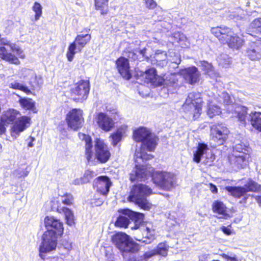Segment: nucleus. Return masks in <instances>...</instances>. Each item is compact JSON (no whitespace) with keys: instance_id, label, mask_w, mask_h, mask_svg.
I'll list each match as a JSON object with an SVG mask.
<instances>
[{"instance_id":"30","label":"nucleus","mask_w":261,"mask_h":261,"mask_svg":"<svg viewBox=\"0 0 261 261\" xmlns=\"http://www.w3.org/2000/svg\"><path fill=\"white\" fill-rule=\"evenodd\" d=\"M225 189L230 193V194L236 198L241 197H246L247 196L246 188L244 187H225ZM246 199L247 197H245Z\"/></svg>"},{"instance_id":"64","label":"nucleus","mask_w":261,"mask_h":261,"mask_svg":"<svg viewBox=\"0 0 261 261\" xmlns=\"http://www.w3.org/2000/svg\"><path fill=\"white\" fill-rule=\"evenodd\" d=\"M225 58H224V59H226V58H227V56H225Z\"/></svg>"},{"instance_id":"60","label":"nucleus","mask_w":261,"mask_h":261,"mask_svg":"<svg viewBox=\"0 0 261 261\" xmlns=\"http://www.w3.org/2000/svg\"><path fill=\"white\" fill-rule=\"evenodd\" d=\"M146 48H144L142 49H141L140 51V53L141 55H143L144 57H146V58H148L147 56L146 55Z\"/></svg>"},{"instance_id":"13","label":"nucleus","mask_w":261,"mask_h":261,"mask_svg":"<svg viewBox=\"0 0 261 261\" xmlns=\"http://www.w3.org/2000/svg\"><path fill=\"white\" fill-rule=\"evenodd\" d=\"M229 130L223 124H214L211 126V139L218 145L223 144L226 139Z\"/></svg>"},{"instance_id":"18","label":"nucleus","mask_w":261,"mask_h":261,"mask_svg":"<svg viewBox=\"0 0 261 261\" xmlns=\"http://www.w3.org/2000/svg\"><path fill=\"white\" fill-rule=\"evenodd\" d=\"M95 121L100 128L105 132L110 131L114 126V121L106 113H97Z\"/></svg>"},{"instance_id":"1","label":"nucleus","mask_w":261,"mask_h":261,"mask_svg":"<svg viewBox=\"0 0 261 261\" xmlns=\"http://www.w3.org/2000/svg\"><path fill=\"white\" fill-rule=\"evenodd\" d=\"M151 176L153 182L161 188L169 190L175 184V177L171 173L165 171H156L153 172V168L150 165H144L141 164H136L135 169L130 174V180L144 181L148 177Z\"/></svg>"},{"instance_id":"52","label":"nucleus","mask_w":261,"mask_h":261,"mask_svg":"<svg viewBox=\"0 0 261 261\" xmlns=\"http://www.w3.org/2000/svg\"><path fill=\"white\" fill-rule=\"evenodd\" d=\"M220 229L224 233L228 236L231 235L233 232L231 225H228L227 226H223Z\"/></svg>"},{"instance_id":"3","label":"nucleus","mask_w":261,"mask_h":261,"mask_svg":"<svg viewBox=\"0 0 261 261\" xmlns=\"http://www.w3.org/2000/svg\"><path fill=\"white\" fill-rule=\"evenodd\" d=\"M124 215L119 216L115 222V226L120 228H126L129 224V219L134 221V226H131L132 229H140L142 231L145 240L142 242L150 244L154 239V230L142 224L144 215L142 213H137L129 210H124Z\"/></svg>"},{"instance_id":"48","label":"nucleus","mask_w":261,"mask_h":261,"mask_svg":"<svg viewBox=\"0 0 261 261\" xmlns=\"http://www.w3.org/2000/svg\"><path fill=\"white\" fill-rule=\"evenodd\" d=\"M155 255H156L155 250L154 249H152L145 252L143 255L141 256V257L144 260L147 261Z\"/></svg>"},{"instance_id":"34","label":"nucleus","mask_w":261,"mask_h":261,"mask_svg":"<svg viewBox=\"0 0 261 261\" xmlns=\"http://www.w3.org/2000/svg\"><path fill=\"white\" fill-rule=\"evenodd\" d=\"M201 69L211 78H216L219 76V73L216 72L211 64L206 61H202L200 62Z\"/></svg>"},{"instance_id":"32","label":"nucleus","mask_w":261,"mask_h":261,"mask_svg":"<svg viewBox=\"0 0 261 261\" xmlns=\"http://www.w3.org/2000/svg\"><path fill=\"white\" fill-rule=\"evenodd\" d=\"M217 95L213 94L212 96L216 100V101H218L220 103H224L225 105H230L231 108V106L233 105V99L230 97L228 93L226 92H220Z\"/></svg>"},{"instance_id":"36","label":"nucleus","mask_w":261,"mask_h":261,"mask_svg":"<svg viewBox=\"0 0 261 261\" xmlns=\"http://www.w3.org/2000/svg\"><path fill=\"white\" fill-rule=\"evenodd\" d=\"M248 32L250 36H254V34L261 36V18L255 19L250 23Z\"/></svg>"},{"instance_id":"59","label":"nucleus","mask_w":261,"mask_h":261,"mask_svg":"<svg viewBox=\"0 0 261 261\" xmlns=\"http://www.w3.org/2000/svg\"><path fill=\"white\" fill-rule=\"evenodd\" d=\"M30 139L31 141L30 142H29L28 146L29 147H32L34 146V144H33V142L34 141L35 139L33 137H30Z\"/></svg>"},{"instance_id":"23","label":"nucleus","mask_w":261,"mask_h":261,"mask_svg":"<svg viewBox=\"0 0 261 261\" xmlns=\"http://www.w3.org/2000/svg\"><path fill=\"white\" fill-rule=\"evenodd\" d=\"M30 121V118L27 116H22L18 118L12 127V133L19 135L29 126Z\"/></svg>"},{"instance_id":"49","label":"nucleus","mask_w":261,"mask_h":261,"mask_svg":"<svg viewBox=\"0 0 261 261\" xmlns=\"http://www.w3.org/2000/svg\"><path fill=\"white\" fill-rule=\"evenodd\" d=\"M61 248L65 250L66 253L68 252L72 248V245L67 240H63L61 243Z\"/></svg>"},{"instance_id":"40","label":"nucleus","mask_w":261,"mask_h":261,"mask_svg":"<svg viewBox=\"0 0 261 261\" xmlns=\"http://www.w3.org/2000/svg\"><path fill=\"white\" fill-rule=\"evenodd\" d=\"M213 210L214 213H218L223 216H227L226 213V207L221 201H215L213 203Z\"/></svg>"},{"instance_id":"45","label":"nucleus","mask_w":261,"mask_h":261,"mask_svg":"<svg viewBox=\"0 0 261 261\" xmlns=\"http://www.w3.org/2000/svg\"><path fill=\"white\" fill-rule=\"evenodd\" d=\"M32 9L35 14V20L36 21H37L42 15V7L39 3L35 2V3L32 7Z\"/></svg>"},{"instance_id":"20","label":"nucleus","mask_w":261,"mask_h":261,"mask_svg":"<svg viewBox=\"0 0 261 261\" xmlns=\"http://www.w3.org/2000/svg\"><path fill=\"white\" fill-rule=\"evenodd\" d=\"M260 40L252 41L246 50L247 56L252 60H258L261 58V37L257 36Z\"/></svg>"},{"instance_id":"57","label":"nucleus","mask_w":261,"mask_h":261,"mask_svg":"<svg viewBox=\"0 0 261 261\" xmlns=\"http://www.w3.org/2000/svg\"><path fill=\"white\" fill-rule=\"evenodd\" d=\"M72 184L75 185H79L85 184V183L84 182L83 179L82 178V177H81L80 178H76V179H74L72 181Z\"/></svg>"},{"instance_id":"25","label":"nucleus","mask_w":261,"mask_h":261,"mask_svg":"<svg viewBox=\"0 0 261 261\" xmlns=\"http://www.w3.org/2000/svg\"><path fill=\"white\" fill-rule=\"evenodd\" d=\"M97 190L102 195H106L109 191L111 182L106 176L98 177L95 181Z\"/></svg>"},{"instance_id":"43","label":"nucleus","mask_w":261,"mask_h":261,"mask_svg":"<svg viewBox=\"0 0 261 261\" xmlns=\"http://www.w3.org/2000/svg\"><path fill=\"white\" fill-rule=\"evenodd\" d=\"M247 16L246 12L243 10L238 8L234 12H232L230 17L236 20H242L246 18Z\"/></svg>"},{"instance_id":"31","label":"nucleus","mask_w":261,"mask_h":261,"mask_svg":"<svg viewBox=\"0 0 261 261\" xmlns=\"http://www.w3.org/2000/svg\"><path fill=\"white\" fill-rule=\"evenodd\" d=\"M215 101H216V100L212 96V97L208 100L207 114L211 118H212L215 115H218L221 113V109L215 105L214 102Z\"/></svg>"},{"instance_id":"29","label":"nucleus","mask_w":261,"mask_h":261,"mask_svg":"<svg viewBox=\"0 0 261 261\" xmlns=\"http://www.w3.org/2000/svg\"><path fill=\"white\" fill-rule=\"evenodd\" d=\"M154 60L151 61L152 64H157L161 67H164L167 64V54L165 51L160 50H157L154 57Z\"/></svg>"},{"instance_id":"55","label":"nucleus","mask_w":261,"mask_h":261,"mask_svg":"<svg viewBox=\"0 0 261 261\" xmlns=\"http://www.w3.org/2000/svg\"><path fill=\"white\" fill-rule=\"evenodd\" d=\"M209 255L207 254H202L198 257L199 261H207Z\"/></svg>"},{"instance_id":"39","label":"nucleus","mask_w":261,"mask_h":261,"mask_svg":"<svg viewBox=\"0 0 261 261\" xmlns=\"http://www.w3.org/2000/svg\"><path fill=\"white\" fill-rule=\"evenodd\" d=\"M95 9L100 11L102 15L108 12V0H94Z\"/></svg>"},{"instance_id":"33","label":"nucleus","mask_w":261,"mask_h":261,"mask_svg":"<svg viewBox=\"0 0 261 261\" xmlns=\"http://www.w3.org/2000/svg\"><path fill=\"white\" fill-rule=\"evenodd\" d=\"M57 210L58 212L64 214L66 223L68 225L71 226L74 224V215L70 209L65 207L58 206Z\"/></svg>"},{"instance_id":"7","label":"nucleus","mask_w":261,"mask_h":261,"mask_svg":"<svg viewBox=\"0 0 261 261\" xmlns=\"http://www.w3.org/2000/svg\"><path fill=\"white\" fill-rule=\"evenodd\" d=\"M143 76L146 80L147 82L150 83L156 86H171L175 84L176 81L175 74H170L165 77L160 76L157 75L156 70L153 68L147 70Z\"/></svg>"},{"instance_id":"44","label":"nucleus","mask_w":261,"mask_h":261,"mask_svg":"<svg viewBox=\"0 0 261 261\" xmlns=\"http://www.w3.org/2000/svg\"><path fill=\"white\" fill-rule=\"evenodd\" d=\"M246 188V193L248 192H257L261 189V187L256 182L253 180L249 181L244 186Z\"/></svg>"},{"instance_id":"28","label":"nucleus","mask_w":261,"mask_h":261,"mask_svg":"<svg viewBox=\"0 0 261 261\" xmlns=\"http://www.w3.org/2000/svg\"><path fill=\"white\" fill-rule=\"evenodd\" d=\"M19 114V111L14 109H9L3 112L1 119L2 122L8 126L14 122Z\"/></svg>"},{"instance_id":"62","label":"nucleus","mask_w":261,"mask_h":261,"mask_svg":"<svg viewBox=\"0 0 261 261\" xmlns=\"http://www.w3.org/2000/svg\"><path fill=\"white\" fill-rule=\"evenodd\" d=\"M220 62V64H222V65H225L226 64H228V63H229V61H227V62H225V63H223L221 61H219Z\"/></svg>"},{"instance_id":"47","label":"nucleus","mask_w":261,"mask_h":261,"mask_svg":"<svg viewBox=\"0 0 261 261\" xmlns=\"http://www.w3.org/2000/svg\"><path fill=\"white\" fill-rule=\"evenodd\" d=\"M14 174L18 178L26 177L29 174V172L23 169H18L15 170Z\"/></svg>"},{"instance_id":"46","label":"nucleus","mask_w":261,"mask_h":261,"mask_svg":"<svg viewBox=\"0 0 261 261\" xmlns=\"http://www.w3.org/2000/svg\"><path fill=\"white\" fill-rule=\"evenodd\" d=\"M73 197L71 194H66L61 196L60 201L62 203L66 205H70L72 203Z\"/></svg>"},{"instance_id":"58","label":"nucleus","mask_w":261,"mask_h":261,"mask_svg":"<svg viewBox=\"0 0 261 261\" xmlns=\"http://www.w3.org/2000/svg\"><path fill=\"white\" fill-rule=\"evenodd\" d=\"M210 189L211 191V192L213 193H217L218 192V189L216 186L212 184H210Z\"/></svg>"},{"instance_id":"22","label":"nucleus","mask_w":261,"mask_h":261,"mask_svg":"<svg viewBox=\"0 0 261 261\" xmlns=\"http://www.w3.org/2000/svg\"><path fill=\"white\" fill-rule=\"evenodd\" d=\"M116 64L121 75L126 80H129L132 75L130 72L128 60L124 57H120L116 60Z\"/></svg>"},{"instance_id":"63","label":"nucleus","mask_w":261,"mask_h":261,"mask_svg":"<svg viewBox=\"0 0 261 261\" xmlns=\"http://www.w3.org/2000/svg\"><path fill=\"white\" fill-rule=\"evenodd\" d=\"M225 58H224V59H226V58H227V56H225Z\"/></svg>"},{"instance_id":"51","label":"nucleus","mask_w":261,"mask_h":261,"mask_svg":"<svg viewBox=\"0 0 261 261\" xmlns=\"http://www.w3.org/2000/svg\"><path fill=\"white\" fill-rule=\"evenodd\" d=\"M146 7L150 9H154L156 6V3L154 0H143Z\"/></svg>"},{"instance_id":"26","label":"nucleus","mask_w":261,"mask_h":261,"mask_svg":"<svg viewBox=\"0 0 261 261\" xmlns=\"http://www.w3.org/2000/svg\"><path fill=\"white\" fill-rule=\"evenodd\" d=\"M20 77L23 78L29 77L30 76L31 77H34L36 82L35 84L33 83V81H30V84L32 86V87L35 88L37 86H39L42 84V80L40 76H37L34 71L31 69L22 68L20 70Z\"/></svg>"},{"instance_id":"42","label":"nucleus","mask_w":261,"mask_h":261,"mask_svg":"<svg viewBox=\"0 0 261 261\" xmlns=\"http://www.w3.org/2000/svg\"><path fill=\"white\" fill-rule=\"evenodd\" d=\"M9 87L13 89L20 90L27 95H29L32 93L28 87L16 81L11 83L10 84Z\"/></svg>"},{"instance_id":"19","label":"nucleus","mask_w":261,"mask_h":261,"mask_svg":"<svg viewBox=\"0 0 261 261\" xmlns=\"http://www.w3.org/2000/svg\"><path fill=\"white\" fill-rule=\"evenodd\" d=\"M180 73L185 80L191 85L196 83L200 79V73L195 66L182 69L180 70Z\"/></svg>"},{"instance_id":"54","label":"nucleus","mask_w":261,"mask_h":261,"mask_svg":"<svg viewBox=\"0 0 261 261\" xmlns=\"http://www.w3.org/2000/svg\"><path fill=\"white\" fill-rule=\"evenodd\" d=\"M7 125L2 122V119L0 118V135L5 133L6 131V127Z\"/></svg>"},{"instance_id":"53","label":"nucleus","mask_w":261,"mask_h":261,"mask_svg":"<svg viewBox=\"0 0 261 261\" xmlns=\"http://www.w3.org/2000/svg\"><path fill=\"white\" fill-rule=\"evenodd\" d=\"M222 257L225 258L226 261H238V259L236 257L235 255L229 256L226 254H223Z\"/></svg>"},{"instance_id":"4","label":"nucleus","mask_w":261,"mask_h":261,"mask_svg":"<svg viewBox=\"0 0 261 261\" xmlns=\"http://www.w3.org/2000/svg\"><path fill=\"white\" fill-rule=\"evenodd\" d=\"M211 33L223 44H226L229 48L240 49L244 44L242 38L235 34L232 30L226 26L212 28Z\"/></svg>"},{"instance_id":"6","label":"nucleus","mask_w":261,"mask_h":261,"mask_svg":"<svg viewBox=\"0 0 261 261\" xmlns=\"http://www.w3.org/2000/svg\"><path fill=\"white\" fill-rule=\"evenodd\" d=\"M112 241L116 247L122 252L135 253L139 251V245L134 242L129 236L123 232L113 235Z\"/></svg>"},{"instance_id":"61","label":"nucleus","mask_w":261,"mask_h":261,"mask_svg":"<svg viewBox=\"0 0 261 261\" xmlns=\"http://www.w3.org/2000/svg\"><path fill=\"white\" fill-rule=\"evenodd\" d=\"M255 198L258 203H261V196H256Z\"/></svg>"},{"instance_id":"35","label":"nucleus","mask_w":261,"mask_h":261,"mask_svg":"<svg viewBox=\"0 0 261 261\" xmlns=\"http://www.w3.org/2000/svg\"><path fill=\"white\" fill-rule=\"evenodd\" d=\"M126 130L127 127L123 126L119 128L115 133L111 135L112 144L114 146H116L121 140L126 133Z\"/></svg>"},{"instance_id":"41","label":"nucleus","mask_w":261,"mask_h":261,"mask_svg":"<svg viewBox=\"0 0 261 261\" xmlns=\"http://www.w3.org/2000/svg\"><path fill=\"white\" fill-rule=\"evenodd\" d=\"M169 246L166 242L159 243L154 249L156 255L166 257L168 255Z\"/></svg>"},{"instance_id":"10","label":"nucleus","mask_w":261,"mask_h":261,"mask_svg":"<svg viewBox=\"0 0 261 261\" xmlns=\"http://www.w3.org/2000/svg\"><path fill=\"white\" fill-rule=\"evenodd\" d=\"M91 39V35L88 34L77 35L74 42L70 43L68 47L66 55L67 60L69 62L72 61L75 55L78 52H81Z\"/></svg>"},{"instance_id":"27","label":"nucleus","mask_w":261,"mask_h":261,"mask_svg":"<svg viewBox=\"0 0 261 261\" xmlns=\"http://www.w3.org/2000/svg\"><path fill=\"white\" fill-rule=\"evenodd\" d=\"M248 121L255 130L261 133V112L252 111L249 114Z\"/></svg>"},{"instance_id":"37","label":"nucleus","mask_w":261,"mask_h":261,"mask_svg":"<svg viewBox=\"0 0 261 261\" xmlns=\"http://www.w3.org/2000/svg\"><path fill=\"white\" fill-rule=\"evenodd\" d=\"M172 38L174 39L173 43H177L181 47H188L190 43L187 40L186 36L180 32H175L173 34Z\"/></svg>"},{"instance_id":"11","label":"nucleus","mask_w":261,"mask_h":261,"mask_svg":"<svg viewBox=\"0 0 261 261\" xmlns=\"http://www.w3.org/2000/svg\"><path fill=\"white\" fill-rule=\"evenodd\" d=\"M58 236L52 231H46L44 232L42 242L39 246L40 255L43 258V253H46L55 250L57 245Z\"/></svg>"},{"instance_id":"2","label":"nucleus","mask_w":261,"mask_h":261,"mask_svg":"<svg viewBox=\"0 0 261 261\" xmlns=\"http://www.w3.org/2000/svg\"><path fill=\"white\" fill-rule=\"evenodd\" d=\"M133 137L137 142H141L139 147L136 148L134 159L136 164H141L144 161L150 160L153 156L146 151L152 152L158 144L157 137L148 128L140 127L134 131Z\"/></svg>"},{"instance_id":"16","label":"nucleus","mask_w":261,"mask_h":261,"mask_svg":"<svg viewBox=\"0 0 261 261\" xmlns=\"http://www.w3.org/2000/svg\"><path fill=\"white\" fill-rule=\"evenodd\" d=\"M95 156L102 163H106L110 158V152L103 140L96 139L95 141Z\"/></svg>"},{"instance_id":"9","label":"nucleus","mask_w":261,"mask_h":261,"mask_svg":"<svg viewBox=\"0 0 261 261\" xmlns=\"http://www.w3.org/2000/svg\"><path fill=\"white\" fill-rule=\"evenodd\" d=\"M202 102L199 94L191 92L189 94L183 108L185 112L192 115L194 119H196L201 114Z\"/></svg>"},{"instance_id":"38","label":"nucleus","mask_w":261,"mask_h":261,"mask_svg":"<svg viewBox=\"0 0 261 261\" xmlns=\"http://www.w3.org/2000/svg\"><path fill=\"white\" fill-rule=\"evenodd\" d=\"M18 96L20 98L18 102L23 109L27 110L34 111L35 109V103L32 99L25 97L22 98L19 96Z\"/></svg>"},{"instance_id":"12","label":"nucleus","mask_w":261,"mask_h":261,"mask_svg":"<svg viewBox=\"0 0 261 261\" xmlns=\"http://www.w3.org/2000/svg\"><path fill=\"white\" fill-rule=\"evenodd\" d=\"M89 90V82L87 80H81L71 89V96L75 101L82 102L87 99Z\"/></svg>"},{"instance_id":"21","label":"nucleus","mask_w":261,"mask_h":261,"mask_svg":"<svg viewBox=\"0 0 261 261\" xmlns=\"http://www.w3.org/2000/svg\"><path fill=\"white\" fill-rule=\"evenodd\" d=\"M247 108L245 107L233 104L231 108H228L229 112L234 113L238 121L243 125L245 126L247 123V119L248 120L249 116H247Z\"/></svg>"},{"instance_id":"5","label":"nucleus","mask_w":261,"mask_h":261,"mask_svg":"<svg viewBox=\"0 0 261 261\" xmlns=\"http://www.w3.org/2000/svg\"><path fill=\"white\" fill-rule=\"evenodd\" d=\"M152 193V190L148 186L137 184L132 188L128 200L136 203L141 208L149 210L151 207V204L147 201L146 197Z\"/></svg>"},{"instance_id":"56","label":"nucleus","mask_w":261,"mask_h":261,"mask_svg":"<svg viewBox=\"0 0 261 261\" xmlns=\"http://www.w3.org/2000/svg\"><path fill=\"white\" fill-rule=\"evenodd\" d=\"M102 203L103 200L100 199H95L94 200V202H92V204L93 205V206H100L102 205Z\"/></svg>"},{"instance_id":"50","label":"nucleus","mask_w":261,"mask_h":261,"mask_svg":"<svg viewBox=\"0 0 261 261\" xmlns=\"http://www.w3.org/2000/svg\"><path fill=\"white\" fill-rule=\"evenodd\" d=\"M93 177V172L87 170L85 172L82 178L83 179L84 182L87 183L89 182Z\"/></svg>"},{"instance_id":"14","label":"nucleus","mask_w":261,"mask_h":261,"mask_svg":"<svg viewBox=\"0 0 261 261\" xmlns=\"http://www.w3.org/2000/svg\"><path fill=\"white\" fill-rule=\"evenodd\" d=\"M66 121L69 127L76 130L84 123L83 111L80 109H72L67 115Z\"/></svg>"},{"instance_id":"17","label":"nucleus","mask_w":261,"mask_h":261,"mask_svg":"<svg viewBox=\"0 0 261 261\" xmlns=\"http://www.w3.org/2000/svg\"><path fill=\"white\" fill-rule=\"evenodd\" d=\"M240 146V145L236 146L235 150H233V153L230 158L231 164L236 165L238 169L244 168L246 166L249 159L248 154L239 150Z\"/></svg>"},{"instance_id":"24","label":"nucleus","mask_w":261,"mask_h":261,"mask_svg":"<svg viewBox=\"0 0 261 261\" xmlns=\"http://www.w3.org/2000/svg\"><path fill=\"white\" fill-rule=\"evenodd\" d=\"M79 137L81 140L85 142V155L87 161L90 162L94 156L91 138L89 136L81 133H79Z\"/></svg>"},{"instance_id":"15","label":"nucleus","mask_w":261,"mask_h":261,"mask_svg":"<svg viewBox=\"0 0 261 261\" xmlns=\"http://www.w3.org/2000/svg\"><path fill=\"white\" fill-rule=\"evenodd\" d=\"M44 225L47 229L46 231H53L56 236H61L64 232L62 222L53 216H46L44 220Z\"/></svg>"},{"instance_id":"8","label":"nucleus","mask_w":261,"mask_h":261,"mask_svg":"<svg viewBox=\"0 0 261 261\" xmlns=\"http://www.w3.org/2000/svg\"><path fill=\"white\" fill-rule=\"evenodd\" d=\"M193 153V161L196 163L201 161L205 164L210 165L215 159L212 149L204 143H198Z\"/></svg>"}]
</instances>
